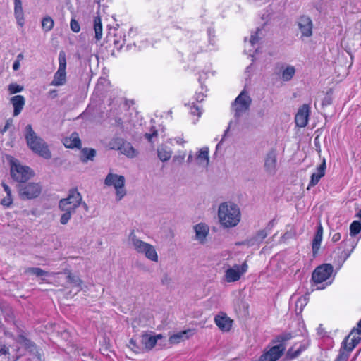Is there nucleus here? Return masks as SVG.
<instances>
[{"instance_id":"1","label":"nucleus","mask_w":361,"mask_h":361,"mask_svg":"<svg viewBox=\"0 0 361 361\" xmlns=\"http://www.w3.org/2000/svg\"><path fill=\"white\" fill-rule=\"evenodd\" d=\"M21 347L25 348L35 361L42 360L41 354L37 351L36 346L23 336H19L13 346L1 345L0 355L5 356L4 361H16L21 355L19 353Z\"/></svg>"},{"instance_id":"2","label":"nucleus","mask_w":361,"mask_h":361,"mask_svg":"<svg viewBox=\"0 0 361 361\" xmlns=\"http://www.w3.org/2000/svg\"><path fill=\"white\" fill-rule=\"evenodd\" d=\"M80 206H82L86 212L88 211V206L82 202L80 193L75 189L70 190L68 197L61 199L59 202V208L63 212L60 218V223L62 225L67 224L72 214L75 212Z\"/></svg>"},{"instance_id":"3","label":"nucleus","mask_w":361,"mask_h":361,"mask_svg":"<svg viewBox=\"0 0 361 361\" xmlns=\"http://www.w3.org/2000/svg\"><path fill=\"white\" fill-rule=\"evenodd\" d=\"M218 219L220 225L224 228L235 227L241 219L239 207L231 202H225L219 204Z\"/></svg>"},{"instance_id":"4","label":"nucleus","mask_w":361,"mask_h":361,"mask_svg":"<svg viewBox=\"0 0 361 361\" xmlns=\"http://www.w3.org/2000/svg\"><path fill=\"white\" fill-rule=\"evenodd\" d=\"M361 231V223L354 221L350 226V238H345L339 245L338 248L334 251V257H337L338 262L343 263L353 252L357 243L352 238L358 234Z\"/></svg>"},{"instance_id":"5","label":"nucleus","mask_w":361,"mask_h":361,"mask_svg":"<svg viewBox=\"0 0 361 361\" xmlns=\"http://www.w3.org/2000/svg\"><path fill=\"white\" fill-rule=\"evenodd\" d=\"M128 240L130 247L136 253L145 256L151 262H158L159 255L153 245L142 240L133 231L129 234Z\"/></svg>"},{"instance_id":"6","label":"nucleus","mask_w":361,"mask_h":361,"mask_svg":"<svg viewBox=\"0 0 361 361\" xmlns=\"http://www.w3.org/2000/svg\"><path fill=\"white\" fill-rule=\"evenodd\" d=\"M25 130V137L30 149L44 159H50L51 154L48 148V145L40 137L37 135L32 126L27 125Z\"/></svg>"},{"instance_id":"7","label":"nucleus","mask_w":361,"mask_h":361,"mask_svg":"<svg viewBox=\"0 0 361 361\" xmlns=\"http://www.w3.org/2000/svg\"><path fill=\"white\" fill-rule=\"evenodd\" d=\"M361 340V319L357 323V326L353 329L350 334L342 342V349L338 357L335 361H346L349 353L351 352Z\"/></svg>"},{"instance_id":"8","label":"nucleus","mask_w":361,"mask_h":361,"mask_svg":"<svg viewBox=\"0 0 361 361\" xmlns=\"http://www.w3.org/2000/svg\"><path fill=\"white\" fill-rule=\"evenodd\" d=\"M334 267L330 264H323L317 267L312 274V280L317 286V289L323 290L332 283Z\"/></svg>"},{"instance_id":"9","label":"nucleus","mask_w":361,"mask_h":361,"mask_svg":"<svg viewBox=\"0 0 361 361\" xmlns=\"http://www.w3.org/2000/svg\"><path fill=\"white\" fill-rule=\"evenodd\" d=\"M125 182L126 179L123 176L109 172L105 178L104 183L106 186L114 188L116 199L117 201H120L126 195Z\"/></svg>"},{"instance_id":"10","label":"nucleus","mask_w":361,"mask_h":361,"mask_svg":"<svg viewBox=\"0 0 361 361\" xmlns=\"http://www.w3.org/2000/svg\"><path fill=\"white\" fill-rule=\"evenodd\" d=\"M11 174L18 182L24 183L34 175L33 171L28 166L21 165L17 160H11Z\"/></svg>"},{"instance_id":"11","label":"nucleus","mask_w":361,"mask_h":361,"mask_svg":"<svg viewBox=\"0 0 361 361\" xmlns=\"http://www.w3.org/2000/svg\"><path fill=\"white\" fill-rule=\"evenodd\" d=\"M66 56L63 51H60L59 54V67L54 73L53 80L50 82L51 86H63L66 83Z\"/></svg>"},{"instance_id":"12","label":"nucleus","mask_w":361,"mask_h":361,"mask_svg":"<svg viewBox=\"0 0 361 361\" xmlns=\"http://www.w3.org/2000/svg\"><path fill=\"white\" fill-rule=\"evenodd\" d=\"M251 101L250 95L245 90H243L236 97L233 104L234 116L236 118H239L248 111Z\"/></svg>"},{"instance_id":"13","label":"nucleus","mask_w":361,"mask_h":361,"mask_svg":"<svg viewBox=\"0 0 361 361\" xmlns=\"http://www.w3.org/2000/svg\"><path fill=\"white\" fill-rule=\"evenodd\" d=\"M297 26L300 33V38H309L312 35L313 23L307 16H302L297 20Z\"/></svg>"},{"instance_id":"14","label":"nucleus","mask_w":361,"mask_h":361,"mask_svg":"<svg viewBox=\"0 0 361 361\" xmlns=\"http://www.w3.org/2000/svg\"><path fill=\"white\" fill-rule=\"evenodd\" d=\"M262 29L258 28L257 31L251 34L249 41L245 39V50L248 55L253 57L254 54L257 51L259 48V42L261 39Z\"/></svg>"},{"instance_id":"15","label":"nucleus","mask_w":361,"mask_h":361,"mask_svg":"<svg viewBox=\"0 0 361 361\" xmlns=\"http://www.w3.org/2000/svg\"><path fill=\"white\" fill-rule=\"evenodd\" d=\"M163 338L161 334H153L152 333L142 334L140 337V342L142 348L147 351L151 350L158 343V341Z\"/></svg>"},{"instance_id":"16","label":"nucleus","mask_w":361,"mask_h":361,"mask_svg":"<svg viewBox=\"0 0 361 361\" xmlns=\"http://www.w3.org/2000/svg\"><path fill=\"white\" fill-rule=\"evenodd\" d=\"M247 265L243 263L242 265H235L226 271L225 279L228 283L238 281L241 276L247 271Z\"/></svg>"},{"instance_id":"17","label":"nucleus","mask_w":361,"mask_h":361,"mask_svg":"<svg viewBox=\"0 0 361 361\" xmlns=\"http://www.w3.org/2000/svg\"><path fill=\"white\" fill-rule=\"evenodd\" d=\"M285 350L283 344L280 343L271 348L268 351L262 354L259 361H277Z\"/></svg>"},{"instance_id":"18","label":"nucleus","mask_w":361,"mask_h":361,"mask_svg":"<svg viewBox=\"0 0 361 361\" xmlns=\"http://www.w3.org/2000/svg\"><path fill=\"white\" fill-rule=\"evenodd\" d=\"M42 188L38 183H30L20 189V194L23 198L32 199L41 192Z\"/></svg>"},{"instance_id":"19","label":"nucleus","mask_w":361,"mask_h":361,"mask_svg":"<svg viewBox=\"0 0 361 361\" xmlns=\"http://www.w3.org/2000/svg\"><path fill=\"white\" fill-rule=\"evenodd\" d=\"M264 169L270 175H274L277 169V154L276 150H270L264 159Z\"/></svg>"},{"instance_id":"20","label":"nucleus","mask_w":361,"mask_h":361,"mask_svg":"<svg viewBox=\"0 0 361 361\" xmlns=\"http://www.w3.org/2000/svg\"><path fill=\"white\" fill-rule=\"evenodd\" d=\"M310 109L309 105L303 104L300 106L295 116V122L300 128L305 127L308 123Z\"/></svg>"},{"instance_id":"21","label":"nucleus","mask_w":361,"mask_h":361,"mask_svg":"<svg viewBox=\"0 0 361 361\" xmlns=\"http://www.w3.org/2000/svg\"><path fill=\"white\" fill-rule=\"evenodd\" d=\"M193 230L195 233V240L200 244H204L209 232V226L200 222L193 226Z\"/></svg>"},{"instance_id":"22","label":"nucleus","mask_w":361,"mask_h":361,"mask_svg":"<svg viewBox=\"0 0 361 361\" xmlns=\"http://www.w3.org/2000/svg\"><path fill=\"white\" fill-rule=\"evenodd\" d=\"M214 322L218 328L224 332L229 331L233 325V320L224 312H220L215 316Z\"/></svg>"},{"instance_id":"23","label":"nucleus","mask_w":361,"mask_h":361,"mask_svg":"<svg viewBox=\"0 0 361 361\" xmlns=\"http://www.w3.org/2000/svg\"><path fill=\"white\" fill-rule=\"evenodd\" d=\"M208 40L209 43L207 46L200 45L197 48L196 44L192 43L190 44V47L192 48V51L194 52L199 51H211L216 49V41L215 36L212 33V30H208Z\"/></svg>"},{"instance_id":"24","label":"nucleus","mask_w":361,"mask_h":361,"mask_svg":"<svg viewBox=\"0 0 361 361\" xmlns=\"http://www.w3.org/2000/svg\"><path fill=\"white\" fill-rule=\"evenodd\" d=\"M195 159L197 164L199 166L206 169L209 162V148L207 147H204L200 149L197 153Z\"/></svg>"},{"instance_id":"25","label":"nucleus","mask_w":361,"mask_h":361,"mask_svg":"<svg viewBox=\"0 0 361 361\" xmlns=\"http://www.w3.org/2000/svg\"><path fill=\"white\" fill-rule=\"evenodd\" d=\"M325 170L326 161L325 160H324L323 162L320 164V166L317 167V172L313 173L312 174L311 179L307 188H310V187L314 186L319 183L320 178L324 176Z\"/></svg>"},{"instance_id":"26","label":"nucleus","mask_w":361,"mask_h":361,"mask_svg":"<svg viewBox=\"0 0 361 361\" xmlns=\"http://www.w3.org/2000/svg\"><path fill=\"white\" fill-rule=\"evenodd\" d=\"M11 103L13 106V116H16L19 115L23 109L25 103V100L23 96L16 95L11 98Z\"/></svg>"},{"instance_id":"27","label":"nucleus","mask_w":361,"mask_h":361,"mask_svg":"<svg viewBox=\"0 0 361 361\" xmlns=\"http://www.w3.org/2000/svg\"><path fill=\"white\" fill-rule=\"evenodd\" d=\"M63 145L67 148H80L81 141L79 135L77 133H73L70 137L64 138Z\"/></svg>"},{"instance_id":"28","label":"nucleus","mask_w":361,"mask_h":361,"mask_svg":"<svg viewBox=\"0 0 361 361\" xmlns=\"http://www.w3.org/2000/svg\"><path fill=\"white\" fill-rule=\"evenodd\" d=\"M14 15L17 24L23 27L24 25V14L21 0H14Z\"/></svg>"},{"instance_id":"29","label":"nucleus","mask_w":361,"mask_h":361,"mask_svg":"<svg viewBox=\"0 0 361 361\" xmlns=\"http://www.w3.org/2000/svg\"><path fill=\"white\" fill-rule=\"evenodd\" d=\"M323 236V228L321 225H319L317 228V231L314 235V237L312 240V252L313 255H316L319 250Z\"/></svg>"},{"instance_id":"30","label":"nucleus","mask_w":361,"mask_h":361,"mask_svg":"<svg viewBox=\"0 0 361 361\" xmlns=\"http://www.w3.org/2000/svg\"><path fill=\"white\" fill-rule=\"evenodd\" d=\"M295 74V68L293 66L286 65L281 68L280 78L284 82L292 80Z\"/></svg>"},{"instance_id":"31","label":"nucleus","mask_w":361,"mask_h":361,"mask_svg":"<svg viewBox=\"0 0 361 361\" xmlns=\"http://www.w3.org/2000/svg\"><path fill=\"white\" fill-rule=\"evenodd\" d=\"M172 154V149L168 146L161 145L157 148V156L163 162L169 161L171 159Z\"/></svg>"},{"instance_id":"32","label":"nucleus","mask_w":361,"mask_h":361,"mask_svg":"<svg viewBox=\"0 0 361 361\" xmlns=\"http://www.w3.org/2000/svg\"><path fill=\"white\" fill-rule=\"evenodd\" d=\"M121 154L128 157H134L137 155V152L130 142H123L120 150Z\"/></svg>"},{"instance_id":"33","label":"nucleus","mask_w":361,"mask_h":361,"mask_svg":"<svg viewBox=\"0 0 361 361\" xmlns=\"http://www.w3.org/2000/svg\"><path fill=\"white\" fill-rule=\"evenodd\" d=\"M307 348L305 345H300L299 347L293 346L290 348L287 353V357L289 359H294L298 357L302 352Z\"/></svg>"},{"instance_id":"34","label":"nucleus","mask_w":361,"mask_h":361,"mask_svg":"<svg viewBox=\"0 0 361 361\" xmlns=\"http://www.w3.org/2000/svg\"><path fill=\"white\" fill-rule=\"evenodd\" d=\"M94 30L95 32V38L97 41L100 40L102 37V25L101 18L97 16L94 19Z\"/></svg>"},{"instance_id":"35","label":"nucleus","mask_w":361,"mask_h":361,"mask_svg":"<svg viewBox=\"0 0 361 361\" xmlns=\"http://www.w3.org/2000/svg\"><path fill=\"white\" fill-rule=\"evenodd\" d=\"M81 161L82 162H87L88 160H93L96 155V151L94 149L84 148L82 150Z\"/></svg>"},{"instance_id":"36","label":"nucleus","mask_w":361,"mask_h":361,"mask_svg":"<svg viewBox=\"0 0 361 361\" xmlns=\"http://www.w3.org/2000/svg\"><path fill=\"white\" fill-rule=\"evenodd\" d=\"M54 25V20L50 16L43 18L42 20V27L46 32L50 31Z\"/></svg>"},{"instance_id":"37","label":"nucleus","mask_w":361,"mask_h":361,"mask_svg":"<svg viewBox=\"0 0 361 361\" xmlns=\"http://www.w3.org/2000/svg\"><path fill=\"white\" fill-rule=\"evenodd\" d=\"M26 272L28 274H30L35 275L36 276H39V277L48 276L51 274L49 272L45 271L43 269L38 268V267L28 268L26 270Z\"/></svg>"},{"instance_id":"38","label":"nucleus","mask_w":361,"mask_h":361,"mask_svg":"<svg viewBox=\"0 0 361 361\" xmlns=\"http://www.w3.org/2000/svg\"><path fill=\"white\" fill-rule=\"evenodd\" d=\"M124 140L120 137H114L109 142V147L111 149L120 150Z\"/></svg>"},{"instance_id":"39","label":"nucleus","mask_w":361,"mask_h":361,"mask_svg":"<svg viewBox=\"0 0 361 361\" xmlns=\"http://www.w3.org/2000/svg\"><path fill=\"white\" fill-rule=\"evenodd\" d=\"M67 279L73 286L80 288L82 286V280L78 276L73 275L70 271L68 274Z\"/></svg>"},{"instance_id":"40","label":"nucleus","mask_w":361,"mask_h":361,"mask_svg":"<svg viewBox=\"0 0 361 361\" xmlns=\"http://www.w3.org/2000/svg\"><path fill=\"white\" fill-rule=\"evenodd\" d=\"M185 331L173 334L170 336L169 341L171 343H178L185 337Z\"/></svg>"},{"instance_id":"41","label":"nucleus","mask_w":361,"mask_h":361,"mask_svg":"<svg viewBox=\"0 0 361 361\" xmlns=\"http://www.w3.org/2000/svg\"><path fill=\"white\" fill-rule=\"evenodd\" d=\"M185 155V152H178V154L173 157L172 162L176 165H180L183 162Z\"/></svg>"},{"instance_id":"42","label":"nucleus","mask_w":361,"mask_h":361,"mask_svg":"<svg viewBox=\"0 0 361 361\" xmlns=\"http://www.w3.org/2000/svg\"><path fill=\"white\" fill-rule=\"evenodd\" d=\"M118 33L115 35V36H114V44L115 47L117 49H121L123 47V44H125V39H121V37H122L121 34L119 35L120 39H118Z\"/></svg>"},{"instance_id":"43","label":"nucleus","mask_w":361,"mask_h":361,"mask_svg":"<svg viewBox=\"0 0 361 361\" xmlns=\"http://www.w3.org/2000/svg\"><path fill=\"white\" fill-rule=\"evenodd\" d=\"M23 90V87L19 85L12 83L8 85V91L11 94L20 92Z\"/></svg>"},{"instance_id":"44","label":"nucleus","mask_w":361,"mask_h":361,"mask_svg":"<svg viewBox=\"0 0 361 361\" xmlns=\"http://www.w3.org/2000/svg\"><path fill=\"white\" fill-rule=\"evenodd\" d=\"M158 135L157 131L155 129H152L151 133H147L145 135V138L151 143H153L154 138L157 137Z\"/></svg>"},{"instance_id":"45","label":"nucleus","mask_w":361,"mask_h":361,"mask_svg":"<svg viewBox=\"0 0 361 361\" xmlns=\"http://www.w3.org/2000/svg\"><path fill=\"white\" fill-rule=\"evenodd\" d=\"M70 27L71 30L74 32H79L80 30V26L79 23L73 18L71 20Z\"/></svg>"},{"instance_id":"46","label":"nucleus","mask_w":361,"mask_h":361,"mask_svg":"<svg viewBox=\"0 0 361 361\" xmlns=\"http://www.w3.org/2000/svg\"><path fill=\"white\" fill-rule=\"evenodd\" d=\"M307 305V300L305 297H300L296 302V307H300V311L302 310L304 306Z\"/></svg>"},{"instance_id":"47","label":"nucleus","mask_w":361,"mask_h":361,"mask_svg":"<svg viewBox=\"0 0 361 361\" xmlns=\"http://www.w3.org/2000/svg\"><path fill=\"white\" fill-rule=\"evenodd\" d=\"M13 202V199L11 197V195H6V197L3 198L1 201V203L2 205L6 207H9Z\"/></svg>"},{"instance_id":"48","label":"nucleus","mask_w":361,"mask_h":361,"mask_svg":"<svg viewBox=\"0 0 361 361\" xmlns=\"http://www.w3.org/2000/svg\"><path fill=\"white\" fill-rule=\"evenodd\" d=\"M191 114L193 115H197L198 117L201 116L202 111L201 108L199 106L193 105L190 109Z\"/></svg>"},{"instance_id":"49","label":"nucleus","mask_w":361,"mask_h":361,"mask_svg":"<svg viewBox=\"0 0 361 361\" xmlns=\"http://www.w3.org/2000/svg\"><path fill=\"white\" fill-rule=\"evenodd\" d=\"M204 97H205L204 93L202 91H201L199 92H196V94L195 95V99L198 102H201L204 100Z\"/></svg>"},{"instance_id":"50","label":"nucleus","mask_w":361,"mask_h":361,"mask_svg":"<svg viewBox=\"0 0 361 361\" xmlns=\"http://www.w3.org/2000/svg\"><path fill=\"white\" fill-rule=\"evenodd\" d=\"M341 235L340 233H334L331 235V240L334 243L339 241L341 240Z\"/></svg>"},{"instance_id":"51","label":"nucleus","mask_w":361,"mask_h":361,"mask_svg":"<svg viewBox=\"0 0 361 361\" xmlns=\"http://www.w3.org/2000/svg\"><path fill=\"white\" fill-rule=\"evenodd\" d=\"M267 234L265 231H260L257 233V239L262 240L267 237Z\"/></svg>"},{"instance_id":"52","label":"nucleus","mask_w":361,"mask_h":361,"mask_svg":"<svg viewBox=\"0 0 361 361\" xmlns=\"http://www.w3.org/2000/svg\"><path fill=\"white\" fill-rule=\"evenodd\" d=\"M48 96L51 98L54 99L57 97V90H51L48 92Z\"/></svg>"},{"instance_id":"53","label":"nucleus","mask_w":361,"mask_h":361,"mask_svg":"<svg viewBox=\"0 0 361 361\" xmlns=\"http://www.w3.org/2000/svg\"><path fill=\"white\" fill-rule=\"evenodd\" d=\"M2 186L4 188V191L6 192V195H11V190L10 188L4 183H2Z\"/></svg>"},{"instance_id":"54","label":"nucleus","mask_w":361,"mask_h":361,"mask_svg":"<svg viewBox=\"0 0 361 361\" xmlns=\"http://www.w3.org/2000/svg\"><path fill=\"white\" fill-rule=\"evenodd\" d=\"M20 66V64L19 60H16L14 61V63L13 64V69L14 71H17L19 69Z\"/></svg>"},{"instance_id":"55","label":"nucleus","mask_w":361,"mask_h":361,"mask_svg":"<svg viewBox=\"0 0 361 361\" xmlns=\"http://www.w3.org/2000/svg\"><path fill=\"white\" fill-rule=\"evenodd\" d=\"M10 125H11L10 121H8L6 122V125L4 126V127L3 128V129L1 130V133H5L9 128Z\"/></svg>"},{"instance_id":"56","label":"nucleus","mask_w":361,"mask_h":361,"mask_svg":"<svg viewBox=\"0 0 361 361\" xmlns=\"http://www.w3.org/2000/svg\"><path fill=\"white\" fill-rule=\"evenodd\" d=\"M176 143L178 145H183L185 143V141L181 137H177L176 139Z\"/></svg>"},{"instance_id":"57","label":"nucleus","mask_w":361,"mask_h":361,"mask_svg":"<svg viewBox=\"0 0 361 361\" xmlns=\"http://www.w3.org/2000/svg\"><path fill=\"white\" fill-rule=\"evenodd\" d=\"M204 75H206V73H202L200 75L199 81L200 83H202V81L206 78V77H204Z\"/></svg>"},{"instance_id":"58","label":"nucleus","mask_w":361,"mask_h":361,"mask_svg":"<svg viewBox=\"0 0 361 361\" xmlns=\"http://www.w3.org/2000/svg\"><path fill=\"white\" fill-rule=\"evenodd\" d=\"M192 160H193L192 155V154H191V153H190V154L188 155V160H187V161H188V163H191V162L192 161Z\"/></svg>"},{"instance_id":"59","label":"nucleus","mask_w":361,"mask_h":361,"mask_svg":"<svg viewBox=\"0 0 361 361\" xmlns=\"http://www.w3.org/2000/svg\"><path fill=\"white\" fill-rule=\"evenodd\" d=\"M23 59V55L22 54H19L18 56H17V60H19V61Z\"/></svg>"},{"instance_id":"60","label":"nucleus","mask_w":361,"mask_h":361,"mask_svg":"<svg viewBox=\"0 0 361 361\" xmlns=\"http://www.w3.org/2000/svg\"><path fill=\"white\" fill-rule=\"evenodd\" d=\"M130 345L133 346V348L135 347V341H133V339H131L130 341Z\"/></svg>"},{"instance_id":"61","label":"nucleus","mask_w":361,"mask_h":361,"mask_svg":"<svg viewBox=\"0 0 361 361\" xmlns=\"http://www.w3.org/2000/svg\"><path fill=\"white\" fill-rule=\"evenodd\" d=\"M356 217L361 219V209L356 214Z\"/></svg>"},{"instance_id":"62","label":"nucleus","mask_w":361,"mask_h":361,"mask_svg":"<svg viewBox=\"0 0 361 361\" xmlns=\"http://www.w3.org/2000/svg\"><path fill=\"white\" fill-rule=\"evenodd\" d=\"M290 338V336H288V335H287V336H285L284 337H283V338H282V339H283V340H288V339H289Z\"/></svg>"},{"instance_id":"63","label":"nucleus","mask_w":361,"mask_h":361,"mask_svg":"<svg viewBox=\"0 0 361 361\" xmlns=\"http://www.w3.org/2000/svg\"><path fill=\"white\" fill-rule=\"evenodd\" d=\"M221 143V142H219V143L217 144V145H216V149H219V146H220Z\"/></svg>"}]
</instances>
